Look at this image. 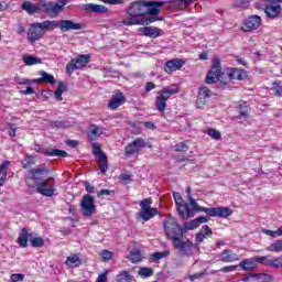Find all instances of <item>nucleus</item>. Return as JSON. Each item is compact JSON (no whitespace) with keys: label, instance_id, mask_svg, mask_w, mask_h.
I'll return each mask as SVG.
<instances>
[{"label":"nucleus","instance_id":"nucleus-28","mask_svg":"<svg viewBox=\"0 0 282 282\" xmlns=\"http://www.w3.org/2000/svg\"><path fill=\"white\" fill-rule=\"evenodd\" d=\"M264 14H267L269 19H276V17L281 14V6L280 4L267 6L264 9Z\"/></svg>","mask_w":282,"mask_h":282},{"label":"nucleus","instance_id":"nucleus-23","mask_svg":"<svg viewBox=\"0 0 282 282\" xmlns=\"http://www.w3.org/2000/svg\"><path fill=\"white\" fill-rule=\"evenodd\" d=\"M140 32L143 34V36H149L150 39H158L163 34L162 30L158 26H143L140 29Z\"/></svg>","mask_w":282,"mask_h":282},{"label":"nucleus","instance_id":"nucleus-7","mask_svg":"<svg viewBox=\"0 0 282 282\" xmlns=\"http://www.w3.org/2000/svg\"><path fill=\"white\" fill-rule=\"evenodd\" d=\"M163 228L167 239H170L172 242L180 241V237H184L182 226L173 216H170L164 220Z\"/></svg>","mask_w":282,"mask_h":282},{"label":"nucleus","instance_id":"nucleus-18","mask_svg":"<svg viewBox=\"0 0 282 282\" xmlns=\"http://www.w3.org/2000/svg\"><path fill=\"white\" fill-rule=\"evenodd\" d=\"M213 96V91L209 90L207 86H203L198 89V96L196 99V107L197 109H203L208 105V100Z\"/></svg>","mask_w":282,"mask_h":282},{"label":"nucleus","instance_id":"nucleus-49","mask_svg":"<svg viewBox=\"0 0 282 282\" xmlns=\"http://www.w3.org/2000/svg\"><path fill=\"white\" fill-rule=\"evenodd\" d=\"M139 274H140V276H143L144 279H147L149 276H153V269H151V268H141L139 270Z\"/></svg>","mask_w":282,"mask_h":282},{"label":"nucleus","instance_id":"nucleus-51","mask_svg":"<svg viewBox=\"0 0 282 282\" xmlns=\"http://www.w3.org/2000/svg\"><path fill=\"white\" fill-rule=\"evenodd\" d=\"M116 193L113 189H100L97 195L98 197L111 196Z\"/></svg>","mask_w":282,"mask_h":282},{"label":"nucleus","instance_id":"nucleus-8","mask_svg":"<svg viewBox=\"0 0 282 282\" xmlns=\"http://www.w3.org/2000/svg\"><path fill=\"white\" fill-rule=\"evenodd\" d=\"M175 94H180V87L175 86L174 88H163L155 98L156 111L164 113L166 111V100H169L171 96H175Z\"/></svg>","mask_w":282,"mask_h":282},{"label":"nucleus","instance_id":"nucleus-22","mask_svg":"<svg viewBox=\"0 0 282 282\" xmlns=\"http://www.w3.org/2000/svg\"><path fill=\"white\" fill-rule=\"evenodd\" d=\"M252 259H245L242 261H240L239 263V268H241V270H243L245 272H252L254 270H257V268H259V263L262 262H258L257 261V257Z\"/></svg>","mask_w":282,"mask_h":282},{"label":"nucleus","instance_id":"nucleus-27","mask_svg":"<svg viewBox=\"0 0 282 282\" xmlns=\"http://www.w3.org/2000/svg\"><path fill=\"white\" fill-rule=\"evenodd\" d=\"M236 116L235 118L237 120H241L242 118H249L250 117V108L246 105H238L236 107Z\"/></svg>","mask_w":282,"mask_h":282},{"label":"nucleus","instance_id":"nucleus-33","mask_svg":"<svg viewBox=\"0 0 282 282\" xmlns=\"http://www.w3.org/2000/svg\"><path fill=\"white\" fill-rule=\"evenodd\" d=\"M128 259L131 263H140V261H142V252L138 249H133L130 251Z\"/></svg>","mask_w":282,"mask_h":282},{"label":"nucleus","instance_id":"nucleus-20","mask_svg":"<svg viewBox=\"0 0 282 282\" xmlns=\"http://www.w3.org/2000/svg\"><path fill=\"white\" fill-rule=\"evenodd\" d=\"M185 61L181 58H173L165 63L164 72L166 74H173V72H177L182 69L185 65Z\"/></svg>","mask_w":282,"mask_h":282},{"label":"nucleus","instance_id":"nucleus-61","mask_svg":"<svg viewBox=\"0 0 282 282\" xmlns=\"http://www.w3.org/2000/svg\"><path fill=\"white\" fill-rule=\"evenodd\" d=\"M96 282H107V271L99 274V276L97 278Z\"/></svg>","mask_w":282,"mask_h":282},{"label":"nucleus","instance_id":"nucleus-2","mask_svg":"<svg viewBox=\"0 0 282 282\" xmlns=\"http://www.w3.org/2000/svg\"><path fill=\"white\" fill-rule=\"evenodd\" d=\"M59 28L61 32H69L72 30H83V23L74 22L72 20H46L43 22L32 23L26 32L29 43H36L45 36V32Z\"/></svg>","mask_w":282,"mask_h":282},{"label":"nucleus","instance_id":"nucleus-10","mask_svg":"<svg viewBox=\"0 0 282 282\" xmlns=\"http://www.w3.org/2000/svg\"><path fill=\"white\" fill-rule=\"evenodd\" d=\"M36 193L43 195V197H54L58 195V189L56 188V180L54 177H48L42 181L36 187Z\"/></svg>","mask_w":282,"mask_h":282},{"label":"nucleus","instance_id":"nucleus-5","mask_svg":"<svg viewBox=\"0 0 282 282\" xmlns=\"http://www.w3.org/2000/svg\"><path fill=\"white\" fill-rule=\"evenodd\" d=\"M189 205L193 207V210L196 213H205L208 217H218L219 219H228L232 215V209L230 207H204L197 204L195 198L189 197Z\"/></svg>","mask_w":282,"mask_h":282},{"label":"nucleus","instance_id":"nucleus-57","mask_svg":"<svg viewBox=\"0 0 282 282\" xmlns=\"http://www.w3.org/2000/svg\"><path fill=\"white\" fill-rule=\"evenodd\" d=\"M84 186H85V189H86L89 194L96 193V187H95L94 185L89 184L88 182H86V183L84 184Z\"/></svg>","mask_w":282,"mask_h":282},{"label":"nucleus","instance_id":"nucleus-24","mask_svg":"<svg viewBox=\"0 0 282 282\" xmlns=\"http://www.w3.org/2000/svg\"><path fill=\"white\" fill-rule=\"evenodd\" d=\"M29 239H32V234H30V229L22 228L19 234L17 243H18V246H20V248H28Z\"/></svg>","mask_w":282,"mask_h":282},{"label":"nucleus","instance_id":"nucleus-25","mask_svg":"<svg viewBox=\"0 0 282 282\" xmlns=\"http://www.w3.org/2000/svg\"><path fill=\"white\" fill-rule=\"evenodd\" d=\"M105 133V128L91 124L90 130L87 133V138L89 142H94L100 138Z\"/></svg>","mask_w":282,"mask_h":282},{"label":"nucleus","instance_id":"nucleus-6","mask_svg":"<svg viewBox=\"0 0 282 282\" xmlns=\"http://www.w3.org/2000/svg\"><path fill=\"white\" fill-rule=\"evenodd\" d=\"M50 169L40 166L29 170V175L24 177L28 188H36L42 182L47 180Z\"/></svg>","mask_w":282,"mask_h":282},{"label":"nucleus","instance_id":"nucleus-13","mask_svg":"<svg viewBox=\"0 0 282 282\" xmlns=\"http://www.w3.org/2000/svg\"><path fill=\"white\" fill-rule=\"evenodd\" d=\"M93 153L97 156V163L101 175H106L109 171V161L107 154L102 152V149L98 143H93Z\"/></svg>","mask_w":282,"mask_h":282},{"label":"nucleus","instance_id":"nucleus-1","mask_svg":"<svg viewBox=\"0 0 282 282\" xmlns=\"http://www.w3.org/2000/svg\"><path fill=\"white\" fill-rule=\"evenodd\" d=\"M191 1H134L126 9L129 19L123 20V25H144V17H158L160 8L165 6L167 10L177 12L186 10Z\"/></svg>","mask_w":282,"mask_h":282},{"label":"nucleus","instance_id":"nucleus-3","mask_svg":"<svg viewBox=\"0 0 282 282\" xmlns=\"http://www.w3.org/2000/svg\"><path fill=\"white\" fill-rule=\"evenodd\" d=\"M246 78H248V72L246 69L231 67L223 70L221 61L219 57H214L205 83L206 85H215V83L228 85L231 80H246Z\"/></svg>","mask_w":282,"mask_h":282},{"label":"nucleus","instance_id":"nucleus-15","mask_svg":"<svg viewBox=\"0 0 282 282\" xmlns=\"http://www.w3.org/2000/svg\"><path fill=\"white\" fill-rule=\"evenodd\" d=\"M147 147V141L142 138H137L132 142L128 143L124 148V158H131L132 155H138L141 149Z\"/></svg>","mask_w":282,"mask_h":282},{"label":"nucleus","instance_id":"nucleus-59","mask_svg":"<svg viewBox=\"0 0 282 282\" xmlns=\"http://www.w3.org/2000/svg\"><path fill=\"white\" fill-rule=\"evenodd\" d=\"M67 147H70V149H76L78 147V141L77 140H68L66 141Z\"/></svg>","mask_w":282,"mask_h":282},{"label":"nucleus","instance_id":"nucleus-50","mask_svg":"<svg viewBox=\"0 0 282 282\" xmlns=\"http://www.w3.org/2000/svg\"><path fill=\"white\" fill-rule=\"evenodd\" d=\"M101 258L104 261H111V259H113V252L105 249L101 251Z\"/></svg>","mask_w":282,"mask_h":282},{"label":"nucleus","instance_id":"nucleus-32","mask_svg":"<svg viewBox=\"0 0 282 282\" xmlns=\"http://www.w3.org/2000/svg\"><path fill=\"white\" fill-rule=\"evenodd\" d=\"M86 10H90L91 12H96L97 14H105L109 9L102 4H94L89 3Z\"/></svg>","mask_w":282,"mask_h":282},{"label":"nucleus","instance_id":"nucleus-64","mask_svg":"<svg viewBox=\"0 0 282 282\" xmlns=\"http://www.w3.org/2000/svg\"><path fill=\"white\" fill-rule=\"evenodd\" d=\"M119 180H121V182H129V180H131V175H129V174H121L119 176Z\"/></svg>","mask_w":282,"mask_h":282},{"label":"nucleus","instance_id":"nucleus-58","mask_svg":"<svg viewBox=\"0 0 282 282\" xmlns=\"http://www.w3.org/2000/svg\"><path fill=\"white\" fill-rule=\"evenodd\" d=\"M155 89V84L153 82H148L145 84V91H153Z\"/></svg>","mask_w":282,"mask_h":282},{"label":"nucleus","instance_id":"nucleus-38","mask_svg":"<svg viewBox=\"0 0 282 282\" xmlns=\"http://www.w3.org/2000/svg\"><path fill=\"white\" fill-rule=\"evenodd\" d=\"M196 228H198L197 223L195 219L188 221V223H184L182 230H183V236L186 235V232H188V230H195Z\"/></svg>","mask_w":282,"mask_h":282},{"label":"nucleus","instance_id":"nucleus-48","mask_svg":"<svg viewBox=\"0 0 282 282\" xmlns=\"http://www.w3.org/2000/svg\"><path fill=\"white\" fill-rule=\"evenodd\" d=\"M67 127H69L67 121H51L52 129H67Z\"/></svg>","mask_w":282,"mask_h":282},{"label":"nucleus","instance_id":"nucleus-37","mask_svg":"<svg viewBox=\"0 0 282 282\" xmlns=\"http://www.w3.org/2000/svg\"><path fill=\"white\" fill-rule=\"evenodd\" d=\"M253 279H257L258 282H272V275L268 273H251Z\"/></svg>","mask_w":282,"mask_h":282},{"label":"nucleus","instance_id":"nucleus-19","mask_svg":"<svg viewBox=\"0 0 282 282\" xmlns=\"http://www.w3.org/2000/svg\"><path fill=\"white\" fill-rule=\"evenodd\" d=\"M124 102H127V97L124 96V93L117 90L108 102V109H110L111 111H116V109H118V107H122Z\"/></svg>","mask_w":282,"mask_h":282},{"label":"nucleus","instance_id":"nucleus-39","mask_svg":"<svg viewBox=\"0 0 282 282\" xmlns=\"http://www.w3.org/2000/svg\"><path fill=\"white\" fill-rule=\"evenodd\" d=\"M169 254H171V252H169V251L154 252L150 256V261L158 262L161 259L169 257Z\"/></svg>","mask_w":282,"mask_h":282},{"label":"nucleus","instance_id":"nucleus-43","mask_svg":"<svg viewBox=\"0 0 282 282\" xmlns=\"http://www.w3.org/2000/svg\"><path fill=\"white\" fill-rule=\"evenodd\" d=\"M271 89H272V91H274V95L278 98H282V85H281V82H273Z\"/></svg>","mask_w":282,"mask_h":282},{"label":"nucleus","instance_id":"nucleus-44","mask_svg":"<svg viewBox=\"0 0 282 282\" xmlns=\"http://www.w3.org/2000/svg\"><path fill=\"white\" fill-rule=\"evenodd\" d=\"M23 61H24V64L28 66L39 65V63H41V59H39L32 55L24 56Z\"/></svg>","mask_w":282,"mask_h":282},{"label":"nucleus","instance_id":"nucleus-21","mask_svg":"<svg viewBox=\"0 0 282 282\" xmlns=\"http://www.w3.org/2000/svg\"><path fill=\"white\" fill-rule=\"evenodd\" d=\"M241 257H239L237 253H235L230 249H224L220 252V261L221 263H234V261H239Z\"/></svg>","mask_w":282,"mask_h":282},{"label":"nucleus","instance_id":"nucleus-30","mask_svg":"<svg viewBox=\"0 0 282 282\" xmlns=\"http://www.w3.org/2000/svg\"><path fill=\"white\" fill-rule=\"evenodd\" d=\"M82 261H80V257L78 256V253H73L69 257H67L65 264L68 268H78L80 265Z\"/></svg>","mask_w":282,"mask_h":282},{"label":"nucleus","instance_id":"nucleus-54","mask_svg":"<svg viewBox=\"0 0 282 282\" xmlns=\"http://www.w3.org/2000/svg\"><path fill=\"white\" fill-rule=\"evenodd\" d=\"M24 278L25 276L23 274H21V273H13L11 275V281L12 282H19V281H23Z\"/></svg>","mask_w":282,"mask_h":282},{"label":"nucleus","instance_id":"nucleus-35","mask_svg":"<svg viewBox=\"0 0 282 282\" xmlns=\"http://www.w3.org/2000/svg\"><path fill=\"white\" fill-rule=\"evenodd\" d=\"M267 250L269 252H275L276 254H279L280 252H282V240H275L273 241L269 247H267Z\"/></svg>","mask_w":282,"mask_h":282},{"label":"nucleus","instance_id":"nucleus-41","mask_svg":"<svg viewBox=\"0 0 282 282\" xmlns=\"http://www.w3.org/2000/svg\"><path fill=\"white\" fill-rule=\"evenodd\" d=\"M30 241L32 248H43L45 246V240L43 239V237H35L32 238Z\"/></svg>","mask_w":282,"mask_h":282},{"label":"nucleus","instance_id":"nucleus-63","mask_svg":"<svg viewBox=\"0 0 282 282\" xmlns=\"http://www.w3.org/2000/svg\"><path fill=\"white\" fill-rule=\"evenodd\" d=\"M20 94H23L24 96H30V94H34V88L26 87L25 90H21Z\"/></svg>","mask_w":282,"mask_h":282},{"label":"nucleus","instance_id":"nucleus-9","mask_svg":"<svg viewBox=\"0 0 282 282\" xmlns=\"http://www.w3.org/2000/svg\"><path fill=\"white\" fill-rule=\"evenodd\" d=\"M91 61L90 54H79L76 56V58H72L66 64V73L68 76H72L76 69H85L87 65H89V62Z\"/></svg>","mask_w":282,"mask_h":282},{"label":"nucleus","instance_id":"nucleus-52","mask_svg":"<svg viewBox=\"0 0 282 282\" xmlns=\"http://www.w3.org/2000/svg\"><path fill=\"white\" fill-rule=\"evenodd\" d=\"M237 270V265H226L223 267L219 272L228 273V272H235Z\"/></svg>","mask_w":282,"mask_h":282},{"label":"nucleus","instance_id":"nucleus-14","mask_svg":"<svg viewBox=\"0 0 282 282\" xmlns=\"http://www.w3.org/2000/svg\"><path fill=\"white\" fill-rule=\"evenodd\" d=\"M80 208L84 217H91L97 210L96 198L89 194L84 195L80 202Z\"/></svg>","mask_w":282,"mask_h":282},{"label":"nucleus","instance_id":"nucleus-56","mask_svg":"<svg viewBox=\"0 0 282 282\" xmlns=\"http://www.w3.org/2000/svg\"><path fill=\"white\" fill-rule=\"evenodd\" d=\"M163 19L160 17H150L147 18V20H144V23H147V25L151 24V23H155V21H162Z\"/></svg>","mask_w":282,"mask_h":282},{"label":"nucleus","instance_id":"nucleus-31","mask_svg":"<svg viewBox=\"0 0 282 282\" xmlns=\"http://www.w3.org/2000/svg\"><path fill=\"white\" fill-rule=\"evenodd\" d=\"M24 169H32L36 164V156L32 154H25L24 159L21 161Z\"/></svg>","mask_w":282,"mask_h":282},{"label":"nucleus","instance_id":"nucleus-29","mask_svg":"<svg viewBox=\"0 0 282 282\" xmlns=\"http://www.w3.org/2000/svg\"><path fill=\"white\" fill-rule=\"evenodd\" d=\"M8 166H10V161H3L0 164V186H3L8 180Z\"/></svg>","mask_w":282,"mask_h":282},{"label":"nucleus","instance_id":"nucleus-46","mask_svg":"<svg viewBox=\"0 0 282 282\" xmlns=\"http://www.w3.org/2000/svg\"><path fill=\"white\" fill-rule=\"evenodd\" d=\"M200 235H203L205 239H210V237H213V229H210L208 225H204L200 229Z\"/></svg>","mask_w":282,"mask_h":282},{"label":"nucleus","instance_id":"nucleus-36","mask_svg":"<svg viewBox=\"0 0 282 282\" xmlns=\"http://www.w3.org/2000/svg\"><path fill=\"white\" fill-rule=\"evenodd\" d=\"M117 282H131L133 281V275L129 273V271H121L117 276H116Z\"/></svg>","mask_w":282,"mask_h":282},{"label":"nucleus","instance_id":"nucleus-17","mask_svg":"<svg viewBox=\"0 0 282 282\" xmlns=\"http://www.w3.org/2000/svg\"><path fill=\"white\" fill-rule=\"evenodd\" d=\"M34 151L36 153H41L42 155H46L47 158H67V151L59 149H51L45 150L41 144L34 145Z\"/></svg>","mask_w":282,"mask_h":282},{"label":"nucleus","instance_id":"nucleus-62","mask_svg":"<svg viewBox=\"0 0 282 282\" xmlns=\"http://www.w3.org/2000/svg\"><path fill=\"white\" fill-rule=\"evenodd\" d=\"M204 239H206L204 237V234H200V231L198 234H196V243H203L204 242Z\"/></svg>","mask_w":282,"mask_h":282},{"label":"nucleus","instance_id":"nucleus-42","mask_svg":"<svg viewBox=\"0 0 282 282\" xmlns=\"http://www.w3.org/2000/svg\"><path fill=\"white\" fill-rule=\"evenodd\" d=\"M40 76H43L44 83H48V85H56V79L52 75L47 74V72L41 70Z\"/></svg>","mask_w":282,"mask_h":282},{"label":"nucleus","instance_id":"nucleus-45","mask_svg":"<svg viewBox=\"0 0 282 282\" xmlns=\"http://www.w3.org/2000/svg\"><path fill=\"white\" fill-rule=\"evenodd\" d=\"M189 147L188 144H186V142H180V143H176L174 145V151H176V153H186V151H188Z\"/></svg>","mask_w":282,"mask_h":282},{"label":"nucleus","instance_id":"nucleus-53","mask_svg":"<svg viewBox=\"0 0 282 282\" xmlns=\"http://www.w3.org/2000/svg\"><path fill=\"white\" fill-rule=\"evenodd\" d=\"M9 135L10 138H15L17 135V126L14 123L9 124Z\"/></svg>","mask_w":282,"mask_h":282},{"label":"nucleus","instance_id":"nucleus-34","mask_svg":"<svg viewBox=\"0 0 282 282\" xmlns=\"http://www.w3.org/2000/svg\"><path fill=\"white\" fill-rule=\"evenodd\" d=\"M67 91V86H65V83L57 82V89L55 90V98L56 100H63V94Z\"/></svg>","mask_w":282,"mask_h":282},{"label":"nucleus","instance_id":"nucleus-12","mask_svg":"<svg viewBox=\"0 0 282 282\" xmlns=\"http://www.w3.org/2000/svg\"><path fill=\"white\" fill-rule=\"evenodd\" d=\"M173 197L180 217H182V219H188L189 217H193L191 206L188 205V203H184L182 194L180 192H174Z\"/></svg>","mask_w":282,"mask_h":282},{"label":"nucleus","instance_id":"nucleus-40","mask_svg":"<svg viewBox=\"0 0 282 282\" xmlns=\"http://www.w3.org/2000/svg\"><path fill=\"white\" fill-rule=\"evenodd\" d=\"M263 235L268 237H282V226L278 228V230L262 229Z\"/></svg>","mask_w":282,"mask_h":282},{"label":"nucleus","instance_id":"nucleus-16","mask_svg":"<svg viewBox=\"0 0 282 282\" xmlns=\"http://www.w3.org/2000/svg\"><path fill=\"white\" fill-rule=\"evenodd\" d=\"M261 17L259 15H249L246 20H243L241 24L242 32H254V30H259L261 28Z\"/></svg>","mask_w":282,"mask_h":282},{"label":"nucleus","instance_id":"nucleus-4","mask_svg":"<svg viewBox=\"0 0 282 282\" xmlns=\"http://www.w3.org/2000/svg\"><path fill=\"white\" fill-rule=\"evenodd\" d=\"M65 6H67V2L65 1H62L61 4L54 2H40L37 4H33L30 1H25L22 3V10H25L29 14L45 12V14H48L50 17H58Z\"/></svg>","mask_w":282,"mask_h":282},{"label":"nucleus","instance_id":"nucleus-11","mask_svg":"<svg viewBox=\"0 0 282 282\" xmlns=\"http://www.w3.org/2000/svg\"><path fill=\"white\" fill-rule=\"evenodd\" d=\"M153 204V198L148 197L142 199L139 203V206L141 210L139 212V217L143 219V221H150V219H153V217H158V208L151 207Z\"/></svg>","mask_w":282,"mask_h":282},{"label":"nucleus","instance_id":"nucleus-26","mask_svg":"<svg viewBox=\"0 0 282 282\" xmlns=\"http://www.w3.org/2000/svg\"><path fill=\"white\" fill-rule=\"evenodd\" d=\"M184 237H180L178 240H174L172 243L176 250H182V252H186L188 250H193V241L183 240Z\"/></svg>","mask_w":282,"mask_h":282},{"label":"nucleus","instance_id":"nucleus-47","mask_svg":"<svg viewBox=\"0 0 282 282\" xmlns=\"http://www.w3.org/2000/svg\"><path fill=\"white\" fill-rule=\"evenodd\" d=\"M207 135H209V138H212L213 140H221V132H219V130L217 129H208Z\"/></svg>","mask_w":282,"mask_h":282},{"label":"nucleus","instance_id":"nucleus-55","mask_svg":"<svg viewBox=\"0 0 282 282\" xmlns=\"http://www.w3.org/2000/svg\"><path fill=\"white\" fill-rule=\"evenodd\" d=\"M196 221V226L199 227V224H208V217L199 216L198 218L194 219Z\"/></svg>","mask_w":282,"mask_h":282},{"label":"nucleus","instance_id":"nucleus-60","mask_svg":"<svg viewBox=\"0 0 282 282\" xmlns=\"http://www.w3.org/2000/svg\"><path fill=\"white\" fill-rule=\"evenodd\" d=\"M143 124L147 129H151V131H155V123H153L151 121H145V122H143Z\"/></svg>","mask_w":282,"mask_h":282}]
</instances>
